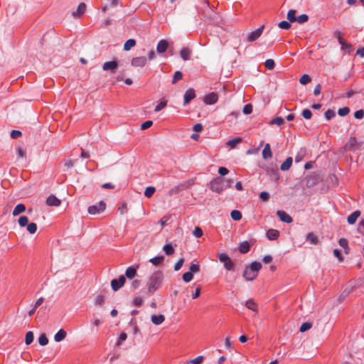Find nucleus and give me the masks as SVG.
Here are the masks:
<instances>
[{
  "label": "nucleus",
  "instance_id": "nucleus-1",
  "mask_svg": "<svg viewBox=\"0 0 364 364\" xmlns=\"http://www.w3.org/2000/svg\"><path fill=\"white\" fill-rule=\"evenodd\" d=\"M164 273L161 271L154 272L149 278L147 282L148 290L146 294L149 296L154 294L162 286Z\"/></svg>",
  "mask_w": 364,
  "mask_h": 364
},
{
  "label": "nucleus",
  "instance_id": "nucleus-2",
  "mask_svg": "<svg viewBox=\"0 0 364 364\" xmlns=\"http://www.w3.org/2000/svg\"><path fill=\"white\" fill-rule=\"evenodd\" d=\"M262 268V264L259 262H253L250 265L245 267L243 277L247 281H252L257 275L258 272Z\"/></svg>",
  "mask_w": 364,
  "mask_h": 364
},
{
  "label": "nucleus",
  "instance_id": "nucleus-3",
  "mask_svg": "<svg viewBox=\"0 0 364 364\" xmlns=\"http://www.w3.org/2000/svg\"><path fill=\"white\" fill-rule=\"evenodd\" d=\"M210 188L215 193H221L225 189V178L218 177L213 179L210 183Z\"/></svg>",
  "mask_w": 364,
  "mask_h": 364
},
{
  "label": "nucleus",
  "instance_id": "nucleus-4",
  "mask_svg": "<svg viewBox=\"0 0 364 364\" xmlns=\"http://www.w3.org/2000/svg\"><path fill=\"white\" fill-rule=\"evenodd\" d=\"M218 258L221 262L223 263L224 267L227 270L231 271L234 269L235 264L228 255L225 253L218 254Z\"/></svg>",
  "mask_w": 364,
  "mask_h": 364
},
{
  "label": "nucleus",
  "instance_id": "nucleus-5",
  "mask_svg": "<svg viewBox=\"0 0 364 364\" xmlns=\"http://www.w3.org/2000/svg\"><path fill=\"white\" fill-rule=\"evenodd\" d=\"M106 208V204L103 201H100L95 205L88 208V213L91 215H95L102 213Z\"/></svg>",
  "mask_w": 364,
  "mask_h": 364
},
{
  "label": "nucleus",
  "instance_id": "nucleus-6",
  "mask_svg": "<svg viewBox=\"0 0 364 364\" xmlns=\"http://www.w3.org/2000/svg\"><path fill=\"white\" fill-rule=\"evenodd\" d=\"M264 28V26L262 25L259 28H258L256 30L250 33L247 36V42H253V41H256L257 38H259L263 32Z\"/></svg>",
  "mask_w": 364,
  "mask_h": 364
},
{
  "label": "nucleus",
  "instance_id": "nucleus-7",
  "mask_svg": "<svg viewBox=\"0 0 364 364\" xmlns=\"http://www.w3.org/2000/svg\"><path fill=\"white\" fill-rule=\"evenodd\" d=\"M125 277L122 275L118 279H112L111 282V286L114 291L119 290L125 283Z\"/></svg>",
  "mask_w": 364,
  "mask_h": 364
},
{
  "label": "nucleus",
  "instance_id": "nucleus-8",
  "mask_svg": "<svg viewBox=\"0 0 364 364\" xmlns=\"http://www.w3.org/2000/svg\"><path fill=\"white\" fill-rule=\"evenodd\" d=\"M195 97V90L193 88L188 89L183 96V105L188 104Z\"/></svg>",
  "mask_w": 364,
  "mask_h": 364
},
{
  "label": "nucleus",
  "instance_id": "nucleus-9",
  "mask_svg": "<svg viewBox=\"0 0 364 364\" xmlns=\"http://www.w3.org/2000/svg\"><path fill=\"white\" fill-rule=\"evenodd\" d=\"M146 63V58L145 56H139L133 58L131 62L132 66L143 67Z\"/></svg>",
  "mask_w": 364,
  "mask_h": 364
},
{
  "label": "nucleus",
  "instance_id": "nucleus-10",
  "mask_svg": "<svg viewBox=\"0 0 364 364\" xmlns=\"http://www.w3.org/2000/svg\"><path fill=\"white\" fill-rule=\"evenodd\" d=\"M218 94L213 92L205 96L203 102L206 105H213L218 101Z\"/></svg>",
  "mask_w": 364,
  "mask_h": 364
},
{
  "label": "nucleus",
  "instance_id": "nucleus-11",
  "mask_svg": "<svg viewBox=\"0 0 364 364\" xmlns=\"http://www.w3.org/2000/svg\"><path fill=\"white\" fill-rule=\"evenodd\" d=\"M118 67V61L117 60H112L105 62L103 65L102 68L105 71L110 70L112 72L114 71Z\"/></svg>",
  "mask_w": 364,
  "mask_h": 364
},
{
  "label": "nucleus",
  "instance_id": "nucleus-12",
  "mask_svg": "<svg viewBox=\"0 0 364 364\" xmlns=\"http://www.w3.org/2000/svg\"><path fill=\"white\" fill-rule=\"evenodd\" d=\"M277 215L280 220L284 223H290L293 220L292 218L284 210H277Z\"/></svg>",
  "mask_w": 364,
  "mask_h": 364
},
{
  "label": "nucleus",
  "instance_id": "nucleus-13",
  "mask_svg": "<svg viewBox=\"0 0 364 364\" xmlns=\"http://www.w3.org/2000/svg\"><path fill=\"white\" fill-rule=\"evenodd\" d=\"M168 41L165 39H162L159 41L157 46H156V50L159 53H163L166 52L167 48H168Z\"/></svg>",
  "mask_w": 364,
  "mask_h": 364
},
{
  "label": "nucleus",
  "instance_id": "nucleus-14",
  "mask_svg": "<svg viewBox=\"0 0 364 364\" xmlns=\"http://www.w3.org/2000/svg\"><path fill=\"white\" fill-rule=\"evenodd\" d=\"M46 203L48 205L57 207L60 205V200L54 195H50L47 198Z\"/></svg>",
  "mask_w": 364,
  "mask_h": 364
},
{
  "label": "nucleus",
  "instance_id": "nucleus-15",
  "mask_svg": "<svg viewBox=\"0 0 364 364\" xmlns=\"http://www.w3.org/2000/svg\"><path fill=\"white\" fill-rule=\"evenodd\" d=\"M86 11V5L85 3H80L75 11H73L72 15L74 17H80L82 16Z\"/></svg>",
  "mask_w": 364,
  "mask_h": 364
},
{
  "label": "nucleus",
  "instance_id": "nucleus-16",
  "mask_svg": "<svg viewBox=\"0 0 364 364\" xmlns=\"http://www.w3.org/2000/svg\"><path fill=\"white\" fill-rule=\"evenodd\" d=\"M191 50L187 47L183 48L180 51V56L183 60H188L191 56Z\"/></svg>",
  "mask_w": 364,
  "mask_h": 364
},
{
  "label": "nucleus",
  "instance_id": "nucleus-17",
  "mask_svg": "<svg viewBox=\"0 0 364 364\" xmlns=\"http://www.w3.org/2000/svg\"><path fill=\"white\" fill-rule=\"evenodd\" d=\"M266 235L269 240H275L279 236V232L277 230L269 229L267 231Z\"/></svg>",
  "mask_w": 364,
  "mask_h": 364
},
{
  "label": "nucleus",
  "instance_id": "nucleus-18",
  "mask_svg": "<svg viewBox=\"0 0 364 364\" xmlns=\"http://www.w3.org/2000/svg\"><path fill=\"white\" fill-rule=\"evenodd\" d=\"M306 154V149L304 148V147L300 148L298 150V151H297V153H296V154L295 156V161L296 163L300 162L301 161H302L304 159V158L305 157Z\"/></svg>",
  "mask_w": 364,
  "mask_h": 364
},
{
  "label": "nucleus",
  "instance_id": "nucleus-19",
  "mask_svg": "<svg viewBox=\"0 0 364 364\" xmlns=\"http://www.w3.org/2000/svg\"><path fill=\"white\" fill-rule=\"evenodd\" d=\"M67 336L66 331L61 328L54 336V340L55 342H60L65 338Z\"/></svg>",
  "mask_w": 364,
  "mask_h": 364
},
{
  "label": "nucleus",
  "instance_id": "nucleus-20",
  "mask_svg": "<svg viewBox=\"0 0 364 364\" xmlns=\"http://www.w3.org/2000/svg\"><path fill=\"white\" fill-rule=\"evenodd\" d=\"M151 320L154 324L160 325L164 321L165 317L163 314H159V315L154 314L151 316Z\"/></svg>",
  "mask_w": 364,
  "mask_h": 364
},
{
  "label": "nucleus",
  "instance_id": "nucleus-21",
  "mask_svg": "<svg viewBox=\"0 0 364 364\" xmlns=\"http://www.w3.org/2000/svg\"><path fill=\"white\" fill-rule=\"evenodd\" d=\"M137 267H138V266L136 267H134L133 266H130V267H127L125 271L126 277L129 279H133L136 274Z\"/></svg>",
  "mask_w": 364,
  "mask_h": 364
},
{
  "label": "nucleus",
  "instance_id": "nucleus-22",
  "mask_svg": "<svg viewBox=\"0 0 364 364\" xmlns=\"http://www.w3.org/2000/svg\"><path fill=\"white\" fill-rule=\"evenodd\" d=\"M360 215V212L359 210H355L353 213H352L347 218V221L349 224L353 225L354 224Z\"/></svg>",
  "mask_w": 364,
  "mask_h": 364
},
{
  "label": "nucleus",
  "instance_id": "nucleus-23",
  "mask_svg": "<svg viewBox=\"0 0 364 364\" xmlns=\"http://www.w3.org/2000/svg\"><path fill=\"white\" fill-rule=\"evenodd\" d=\"M355 146H358V147H360V144L358 143L355 137H350L346 144V149L351 151Z\"/></svg>",
  "mask_w": 364,
  "mask_h": 364
},
{
  "label": "nucleus",
  "instance_id": "nucleus-24",
  "mask_svg": "<svg viewBox=\"0 0 364 364\" xmlns=\"http://www.w3.org/2000/svg\"><path fill=\"white\" fill-rule=\"evenodd\" d=\"M241 141H242V138L241 137H236V138H233V139H231L228 140L225 143V144H226V146L230 147L231 149H233L238 144H240Z\"/></svg>",
  "mask_w": 364,
  "mask_h": 364
},
{
  "label": "nucleus",
  "instance_id": "nucleus-25",
  "mask_svg": "<svg viewBox=\"0 0 364 364\" xmlns=\"http://www.w3.org/2000/svg\"><path fill=\"white\" fill-rule=\"evenodd\" d=\"M25 210H26V206L22 203H19L14 208L12 215L14 216H17L19 214L23 213Z\"/></svg>",
  "mask_w": 364,
  "mask_h": 364
},
{
  "label": "nucleus",
  "instance_id": "nucleus-26",
  "mask_svg": "<svg viewBox=\"0 0 364 364\" xmlns=\"http://www.w3.org/2000/svg\"><path fill=\"white\" fill-rule=\"evenodd\" d=\"M292 164V158L288 157L286 160L281 164L280 169L282 171H287L290 168Z\"/></svg>",
  "mask_w": 364,
  "mask_h": 364
},
{
  "label": "nucleus",
  "instance_id": "nucleus-27",
  "mask_svg": "<svg viewBox=\"0 0 364 364\" xmlns=\"http://www.w3.org/2000/svg\"><path fill=\"white\" fill-rule=\"evenodd\" d=\"M338 244L341 247H342L344 249L345 254L348 255L350 252L348 242L346 238L339 239Z\"/></svg>",
  "mask_w": 364,
  "mask_h": 364
},
{
  "label": "nucleus",
  "instance_id": "nucleus-28",
  "mask_svg": "<svg viewBox=\"0 0 364 364\" xmlns=\"http://www.w3.org/2000/svg\"><path fill=\"white\" fill-rule=\"evenodd\" d=\"M272 156L270 145L267 144L262 151V157L264 159H269Z\"/></svg>",
  "mask_w": 364,
  "mask_h": 364
},
{
  "label": "nucleus",
  "instance_id": "nucleus-29",
  "mask_svg": "<svg viewBox=\"0 0 364 364\" xmlns=\"http://www.w3.org/2000/svg\"><path fill=\"white\" fill-rule=\"evenodd\" d=\"M167 102V100H166L164 97L161 98L158 105L155 107L154 111L156 112L161 111V109L166 107Z\"/></svg>",
  "mask_w": 364,
  "mask_h": 364
},
{
  "label": "nucleus",
  "instance_id": "nucleus-30",
  "mask_svg": "<svg viewBox=\"0 0 364 364\" xmlns=\"http://www.w3.org/2000/svg\"><path fill=\"white\" fill-rule=\"evenodd\" d=\"M250 245L247 241H244L240 243L239 250L241 253L245 254L250 251Z\"/></svg>",
  "mask_w": 364,
  "mask_h": 364
},
{
  "label": "nucleus",
  "instance_id": "nucleus-31",
  "mask_svg": "<svg viewBox=\"0 0 364 364\" xmlns=\"http://www.w3.org/2000/svg\"><path fill=\"white\" fill-rule=\"evenodd\" d=\"M306 240L311 245H316L318 242V237L312 232H309L306 235Z\"/></svg>",
  "mask_w": 364,
  "mask_h": 364
},
{
  "label": "nucleus",
  "instance_id": "nucleus-32",
  "mask_svg": "<svg viewBox=\"0 0 364 364\" xmlns=\"http://www.w3.org/2000/svg\"><path fill=\"white\" fill-rule=\"evenodd\" d=\"M164 260V257L163 255H160V256H156V257H154L150 259L149 262L152 264L157 266V265L160 264L161 263H162Z\"/></svg>",
  "mask_w": 364,
  "mask_h": 364
},
{
  "label": "nucleus",
  "instance_id": "nucleus-33",
  "mask_svg": "<svg viewBox=\"0 0 364 364\" xmlns=\"http://www.w3.org/2000/svg\"><path fill=\"white\" fill-rule=\"evenodd\" d=\"M163 250L166 255H172L175 252V250L171 244H166L163 247Z\"/></svg>",
  "mask_w": 364,
  "mask_h": 364
},
{
  "label": "nucleus",
  "instance_id": "nucleus-34",
  "mask_svg": "<svg viewBox=\"0 0 364 364\" xmlns=\"http://www.w3.org/2000/svg\"><path fill=\"white\" fill-rule=\"evenodd\" d=\"M136 45V41L134 39H129L124 44V50H129Z\"/></svg>",
  "mask_w": 364,
  "mask_h": 364
},
{
  "label": "nucleus",
  "instance_id": "nucleus-35",
  "mask_svg": "<svg viewBox=\"0 0 364 364\" xmlns=\"http://www.w3.org/2000/svg\"><path fill=\"white\" fill-rule=\"evenodd\" d=\"M245 306L247 309L252 310L254 311H257V306L256 303L252 299H249L246 301Z\"/></svg>",
  "mask_w": 364,
  "mask_h": 364
},
{
  "label": "nucleus",
  "instance_id": "nucleus-36",
  "mask_svg": "<svg viewBox=\"0 0 364 364\" xmlns=\"http://www.w3.org/2000/svg\"><path fill=\"white\" fill-rule=\"evenodd\" d=\"M342 43L343 44H340L341 46V50L346 53H350L352 48V46L350 43H347L346 41H344Z\"/></svg>",
  "mask_w": 364,
  "mask_h": 364
},
{
  "label": "nucleus",
  "instance_id": "nucleus-37",
  "mask_svg": "<svg viewBox=\"0 0 364 364\" xmlns=\"http://www.w3.org/2000/svg\"><path fill=\"white\" fill-rule=\"evenodd\" d=\"M287 19L290 22H294L296 21V11L294 9H290L287 13Z\"/></svg>",
  "mask_w": 364,
  "mask_h": 364
},
{
  "label": "nucleus",
  "instance_id": "nucleus-38",
  "mask_svg": "<svg viewBox=\"0 0 364 364\" xmlns=\"http://www.w3.org/2000/svg\"><path fill=\"white\" fill-rule=\"evenodd\" d=\"M33 341V333L32 331H28L26 333L25 343L26 345H30Z\"/></svg>",
  "mask_w": 364,
  "mask_h": 364
},
{
  "label": "nucleus",
  "instance_id": "nucleus-39",
  "mask_svg": "<svg viewBox=\"0 0 364 364\" xmlns=\"http://www.w3.org/2000/svg\"><path fill=\"white\" fill-rule=\"evenodd\" d=\"M155 188L153 187V186H149L146 188L145 191H144V195L147 198H151L154 193H155Z\"/></svg>",
  "mask_w": 364,
  "mask_h": 364
},
{
  "label": "nucleus",
  "instance_id": "nucleus-40",
  "mask_svg": "<svg viewBox=\"0 0 364 364\" xmlns=\"http://www.w3.org/2000/svg\"><path fill=\"white\" fill-rule=\"evenodd\" d=\"M231 218L234 220H240L242 218V213L237 210H234L230 213Z\"/></svg>",
  "mask_w": 364,
  "mask_h": 364
},
{
  "label": "nucleus",
  "instance_id": "nucleus-41",
  "mask_svg": "<svg viewBox=\"0 0 364 364\" xmlns=\"http://www.w3.org/2000/svg\"><path fill=\"white\" fill-rule=\"evenodd\" d=\"M38 343L41 346H43L48 344V339L46 337L45 333H42L40 335V336L38 337Z\"/></svg>",
  "mask_w": 364,
  "mask_h": 364
},
{
  "label": "nucleus",
  "instance_id": "nucleus-42",
  "mask_svg": "<svg viewBox=\"0 0 364 364\" xmlns=\"http://www.w3.org/2000/svg\"><path fill=\"white\" fill-rule=\"evenodd\" d=\"M27 230L29 233L34 234L37 231V225L35 223L28 224Z\"/></svg>",
  "mask_w": 364,
  "mask_h": 364
},
{
  "label": "nucleus",
  "instance_id": "nucleus-43",
  "mask_svg": "<svg viewBox=\"0 0 364 364\" xmlns=\"http://www.w3.org/2000/svg\"><path fill=\"white\" fill-rule=\"evenodd\" d=\"M311 77L307 74H304L299 79V82L302 85H306L311 82Z\"/></svg>",
  "mask_w": 364,
  "mask_h": 364
},
{
  "label": "nucleus",
  "instance_id": "nucleus-44",
  "mask_svg": "<svg viewBox=\"0 0 364 364\" xmlns=\"http://www.w3.org/2000/svg\"><path fill=\"white\" fill-rule=\"evenodd\" d=\"M324 116L327 120H329L336 116V112L334 110L328 109L327 111L325 112Z\"/></svg>",
  "mask_w": 364,
  "mask_h": 364
},
{
  "label": "nucleus",
  "instance_id": "nucleus-45",
  "mask_svg": "<svg viewBox=\"0 0 364 364\" xmlns=\"http://www.w3.org/2000/svg\"><path fill=\"white\" fill-rule=\"evenodd\" d=\"M264 65L268 70H273L275 67L274 61L272 59H267L264 62Z\"/></svg>",
  "mask_w": 364,
  "mask_h": 364
},
{
  "label": "nucleus",
  "instance_id": "nucleus-46",
  "mask_svg": "<svg viewBox=\"0 0 364 364\" xmlns=\"http://www.w3.org/2000/svg\"><path fill=\"white\" fill-rule=\"evenodd\" d=\"M182 78H183V73L181 71H176L174 73V75H173V80H172V83L175 84L178 80H181Z\"/></svg>",
  "mask_w": 364,
  "mask_h": 364
},
{
  "label": "nucleus",
  "instance_id": "nucleus-47",
  "mask_svg": "<svg viewBox=\"0 0 364 364\" xmlns=\"http://www.w3.org/2000/svg\"><path fill=\"white\" fill-rule=\"evenodd\" d=\"M272 124L282 125L284 123V119L281 117H277L271 120Z\"/></svg>",
  "mask_w": 364,
  "mask_h": 364
},
{
  "label": "nucleus",
  "instance_id": "nucleus-48",
  "mask_svg": "<svg viewBox=\"0 0 364 364\" xmlns=\"http://www.w3.org/2000/svg\"><path fill=\"white\" fill-rule=\"evenodd\" d=\"M28 219L26 216L23 215L18 218V223L21 227H25L28 225Z\"/></svg>",
  "mask_w": 364,
  "mask_h": 364
},
{
  "label": "nucleus",
  "instance_id": "nucleus-49",
  "mask_svg": "<svg viewBox=\"0 0 364 364\" xmlns=\"http://www.w3.org/2000/svg\"><path fill=\"white\" fill-rule=\"evenodd\" d=\"M193 278V274L191 272H187L183 274V280L185 282H191Z\"/></svg>",
  "mask_w": 364,
  "mask_h": 364
},
{
  "label": "nucleus",
  "instance_id": "nucleus-50",
  "mask_svg": "<svg viewBox=\"0 0 364 364\" xmlns=\"http://www.w3.org/2000/svg\"><path fill=\"white\" fill-rule=\"evenodd\" d=\"M189 272L193 273H197L200 271V266L198 264L191 263L189 267Z\"/></svg>",
  "mask_w": 364,
  "mask_h": 364
},
{
  "label": "nucleus",
  "instance_id": "nucleus-51",
  "mask_svg": "<svg viewBox=\"0 0 364 364\" xmlns=\"http://www.w3.org/2000/svg\"><path fill=\"white\" fill-rule=\"evenodd\" d=\"M350 112V109L348 107L340 108L338 111V115L344 117Z\"/></svg>",
  "mask_w": 364,
  "mask_h": 364
},
{
  "label": "nucleus",
  "instance_id": "nucleus-52",
  "mask_svg": "<svg viewBox=\"0 0 364 364\" xmlns=\"http://www.w3.org/2000/svg\"><path fill=\"white\" fill-rule=\"evenodd\" d=\"M144 300L141 296H136L133 300V304L136 307L142 306Z\"/></svg>",
  "mask_w": 364,
  "mask_h": 364
},
{
  "label": "nucleus",
  "instance_id": "nucleus-53",
  "mask_svg": "<svg viewBox=\"0 0 364 364\" xmlns=\"http://www.w3.org/2000/svg\"><path fill=\"white\" fill-rule=\"evenodd\" d=\"M309 19V16L306 14H301L296 17V21L299 23H304Z\"/></svg>",
  "mask_w": 364,
  "mask_h": 364
},
{
  "label": "nucleus",
  "instance_id": "nucleus-54",
  "mask_svg": "<svg viewBox=\"0 0 364 364\" xmlns=\"http://www.w3.org/2000/svg\"><path fill=\"white\" fill-rule=\"evenodd\" d=\"M278 26L282 29L287 30L291 27V24L287 21H282L279 23Z\"/></svg>",
  "mask_w": 364,
  "mask_h": 364
},
{
  "label": "nucleus",
  "instance_id": "nucleus-55",
  "mask_svg": "<svg viewBox=\"0 0 364 364\" xmlns=\"http://www.w3.org/2000/svg\"><path fill=\"white\" fill-rule=\"evenodd\" d=\"M311 327V323H309V322H304L301 324V326H300V328H299V331L301 332H305L307 330L310 329Z\"/></svg>",
  "mask_w": 364,
  "mask_h": 364
},
{
  "label": "nucleus",
  "instance_id": "nucleus-56",
  "mask_svg": "<svg viewBox=\"0 0 364 364\" xmlns=\"http://www.w3.org/2000/svg\"><path fill=\"white\" fill-rule=\"evenodd\" d=\"M302 116L304 118L306 119H309L311 118L312 117V112L310 109H305L302 111V113H301Z\"/></svg>",
  "mask_w": 364,
  "mask_h": 364
},
{
  "label": "nucleus",
  "instance_id": "nucleus-57",
  "mask_svg": "<svg viewBox=\"0 0 364 364\" xmlns=\"http://www.w3.org/2000/svg\"><path fill=\"white\" fill-rule=\"evenodd\" d=\"M242 112L245 114H250L252 112V106L251 104H247L244 106Z\"/></svg>",
  "mask_w": 364,
  "mask_h": 364
},
{
  "label": "nucleus",
  "instance_id": "nucleus-58",
  "mask_svg": "<svg viewBox=\"0 0 364 364\" xmlns=\"http://www.w3.org/2000/svg\"><path fill=\"white\" fill-rule=\"evenodd\" d=\"M193 234L196 237L199 238L203 235V230L200 228L196 227L193 231Z\"/></svg>",
  "mask_w": 364,
  "mask_h": 364
},
{
  "label": "nucleus",
  "instance_id": "nucleus-59",
  "mask_svg": "<svg viewBox=\"0 0 364 364\" xmlns=\"http://www.w3.org/2000/svg\"><path fill=\"white\" fill-rule=\"evenodd\" d=\"M104 296L102 294L97 295L95 298V303L96 305L101 306L104 303Z\"/></svg>",
  "mask_w": 364,
  "mask_h": 364
},
{
  "label": "nucleus",
  "instance_id": "nucleus-60",
  "mask_svg": "<svg viewBox=\"0 0 364 364\" xmlns=\"http://www.w3.org/2000/svg\"><path fill=\"white\" fill-rule=\"evenodd\" d=\"M17 156L18 158H25L26 157V151L22 147H18L16 149Z\"/></svg>",
  "mask_w": 364,
  "mask_h": 364
},
{
  "label": "nucleus",
  "instance_id": "nucleus-61",
  "mask_svg": "<svg viewBox=\"0 0 364 364\" xmlns=\"http://www.w3.org/2000/svg\"><path fill=\"white\" fill-rule=\"evenodd\" d=\"M333 35L334 36L338 39V43L340 44H343L342 43L345 41L343 38H342V33L339 31H336L334 33H333Z\"/></svg>",
  "mask_w": 364,
  "mask_h": 364
},
{
  "label": "nucleus",
  "instance_id": "nucleus-62",
  "mask_svg": "<svg viewBox=\"0 0 364 364\" xmlns=\"http://www.w3.org/2000/svg\"><path fill=\"white\" fill-rule=\"evenodd\" d=\"M153 124V122L151 120H147L144 122H143L141 125V129L145 130L148 128H149Z\"/></svg>",
  "mask_w": 364,
  "mask_h": 364
},
{
  "label": "nucleus",
  "instance_id": "nucleus-63",
  "mask_svg": "<svg viewBox=\"0 0 364 364\" xmlns=\"http://www.w3.org/2000/svg\"><path fill=\"white\" fill-rule=\"evenodd\" d=\"M269 198V194L267 191H262L259 193V198L262 200L263 201L268 200Z\"/></svg>",
  "mask_w": 364,
  "mask_h": 364
},
{
  "label": "nucleus",
  "instance_id": "nucleus-64",
  "mask_svg": "<svg viewBox=\"0 0 364 364\" xmlns=\"http://www.w3.org/2000/svg\"><path fill=\"white\" fill-rule=\"evenodd\" d=\"M354 117L358 119H361L364 117V111L363 109H359L355 112Z\"/></svg>",
  "mask_w": 364,
  "mask_h": 364
}]
</instances>
